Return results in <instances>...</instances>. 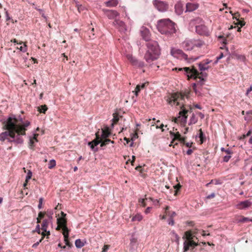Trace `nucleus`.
I'll use <instances>...</instances> for the list:
<instances>
[{"label": "nucleus", "instance_id": "8", "mask_svg": "<svg viewBox=\"0 0 252 252\" xmlns=\"http://www.w3.org/2000/svg\"><path fill=\"white\" fill-rule=\"evenodd\" d=\"M194 236H193L191 231H188L185 233V235L183 237L184 239H185L184 242V250L185 252L189 250L190 247H194L197 245V244L195 242L193 239Z\"/></svg>", "mask_w": 252, "mask_h": 252}, {"label": "nucleus", "instance_id": "15", "mask_svg": "<svg viewBox=\"0 0 252 252\" xmlns=\"http://www.w3.org/2000/svg\"><path fill=\"white\" fill-rule=\"evenodd\" d=\"M188 112V110L183 109L182 111L179 113V116L177 118H175L173 121L175 123H177L179 119H181V121L183 124H185L187 122V113Z\"/></svg>", "mask_w": 252, "mask_h": 252}, {"label": "nucleus", "instance_id": "18", "mask_svg": "<svg viewBox=\"0 0 252 252\" xmlns=\"http://www.w3.org/2000/svg\"><path fill=\"white\" fill-rule=\"evenodd\" d=\"M113 25L117 26L121 32H125L126 28L125 23L120 20L116 19L113 22Z\"/></svg>", "mask_w": 252, "mask_h": 252}, {"label": "nucleus", "instance_id": "9", "mask_svg": "<svg viewBox=\"0 0 252 252\" xmlns=\"http://www.w3.org/2000/svg\"><path fill=\"white\" fill-rule=\"evenodd\" d=\"M170 53L171 55L174 58L179 59L180 60H184L188 62H191L196 60V58L188 59V55L184 53L182 50L179 49L172 48L171 49Z\"/></svg>", "mask_w": 252, "mask_h": 252}, {"label": "nucleus", "instance_id": "63", "mask_svg": "<svg viewBox=\"0 0 252 252\" xmlns=\"http://www.w3.org/2000/svg\"><path fill=\"white\" fill-rule=\"evenodd\" d=\"M251 91H252V86H250L248 89L247 90V92H246V95H248V94L250 93V92H251Z\"/></svg>", "mask_w": 252, "mask_h": 252}, {"label": "nucleus", "instance_id": "64", "mask_svg": "<svg viewBox=\"0 0 252 252\" xmlns=\"http://www.w3.org/2000/svg\"><path fill=\"white\" fill-rule=\"evenodd\" d=\"M44 216V214L41 212L38 214V218H39L40 219L43 218Z\"/></svg>", "mask_w": 252, "mask_h": 252}, {"label": "nucleus", "instance_id": "31", "mask_svg": "<svg viewBox=\"0 0 252 252\" xmlns=\"http://www.w3.org/2000/svg\"><path fill=\"white\" fill-rule=\"evenodd\" d=\"M175 140H178L181 142H184V138L181 137V136L179 132L175 133L174 137L173 138V141H175Z\"/></svg>", "mask_w": 252, "mask_h": 252}, {"label": "nucleus", "instance_id": "3", "mask_svg": "<svg viewBox=\"0 0 252 252\" xmlns=\"http://www.w3.org/2000/svg\"><path fill=\"white\" fill-rule=\"evenodd\" d=\"M157 28L162 34H172L176 32L175 23L169 19L158 20L157 23Z\"/></svg>", "mask_w": 252, "mask_h": 252}, {"label": "nucleus", "instance_id": "48", "mask_svg": "<svg viewBox=\"0 0 252 252\" xmlns=\"http://www.w3.org/2000/svg\"><path fill=\"white\" fill-rule=\"evenodd\" d=\"M168 223L169 225H174V220H173V219L172 218L170 217V218L169 219V220H168Z\"/></svg>", "mask_w": 252, "mask_h": 252}, {"label": "nucleus", "instance_id": "10", "mask_svg": "<svg viewBox=\"0 0 252 252\" xmlns=\"http://www.w3.org/2000/svg\"><path fill=\"white\" fill-rule=\"evenodd\" d=\"M184 98V96L181 94L174 93L170 96L167 100L168 103L171 106H173V105L177 106L182 104V102L181 101H182ZM183 107V105L182 104L181 108L182 109Z\"/></svg>", "mask_w": 252, "mask_h": 252}, {"label": "nucleus", "instance_id": "5", "mask_svg": "<svg viewBox=\"0 0 252 252\" xmlns=\"http://www.w3.org/2000/svg\"><path fill=\"white\" fill-rule=\"evenodd\" d=\"M10 51L12 52L13 63L16 66L21 68L28 66L26 63L28 59L27 57L24 56L20 51Z\"/></svg>", "mask_w": 252, "mask_h": 252}, {"label": "nucleus", "instance_id": "21", "mask_svg": "<svg viewBox=\"0 0 252 252\" xmlns=\"http://www.w3.org/2000/svg\"><path fill=\"white\" fill-rule=\"evenodd\" d=\"M199 5L197 3L188 2L186 4V12H192L198 8Z\"/></svg>", "mask_w": 252, "mask_h": 252}, {"label": "nucleus", "instance_id": "17", "mask_svg": "<svg viewBox=\"0 0 252 252\" xmlns=\"http://www.w3.org/2000/svg\"><path fill=\"white\" fill-rule=\"evenodd\" d=\"M252 205V202L249 200H246L244 201L240 202L236 205V208L240 209H246Z\"/></svg>", "mask_w": 252, "mask_h": 252}, {"label": "nucleus", "instance_id": "59", "mask_svg": "<svg viewBox=\"0 0 252 252\" xmlns=\"http://www.w3.org/2000/svg\"><path fill=\"white\" fill-rule=\"evenodd\" d=\"M164 126L163 124H161L160 126H157L156 128H160L161 129L162 131H164V129L163 128V127Z\"/></svg>", "mask_w": 252, "mask_h": 252}, {"label": "nucleus", "instance_id": "42", "mask_svg": "<svg viewBox=\"0 0 252 252\" xmlns=\"http://www.w3.org/2000/svg\"><path fill=\"white\" fill-rule=\"evenodd\" d=\"M249 221H252V219H250L248 218L243 217L241 219L239 220V222H246Z\"/></svg>", "mask_w": 252, "mask_h": 252}, {"label": "nucleus", "instance_id": "26", "mask_svg": "<svg viewBox=\"0 0 252 252\" xmlns=\"http://www.w3.org/2000/svg\"><path fill=\"white\" fill-rule=\"evenodd\" d=\"M85 242L82 241L81 239H78L75 240V245L77 248H81L85 245Z\"/></svg>", "mask_w": 252, "mask_h": 252}, {"label": "nucleus", "instance_id": "30", "mask_svg": "<svg viewBox=\"0 0 252 252\" xmlns=\"http://www.w3.org/2000/svg\"><path fill=\"white\" fill-rule=\"evenodd\" d=\"M137 242V239L134 237L133 236H132L130 239V247L134 249L135 247Z\"/></svg>", "mask_w": 252, "mask_h": 252}, {"label": "nucleus", "instance_id": "34", "mask_svg": "<svg viewBox=\"0 0 252 252\" xmlns=\"http://www.w3.org/2000/svg\"><path fill=\"white\" fill-rule=\"evenodd\" d=\"M199 137L200 138V144H202L206 140V138H205V136L204 135L203 132L202 131L201 129H200L199 130Z\"/></svg>", "mask_w": 252, "mask_h": 252}, {"label": "nucleus", "instance_id": "22", "mask_svg": "<svg viewBox=\"0 0 252 252\" xmlns=\"http://www.w3.org/2000/svg\"><path fill=\"white\" fill-rule=\"evenodd\" d=\"M99 132V139H104L106 138L110 134V133L109 131V128L106 127L104 129L102 128L101 131H98Z\"/></svg>", "mask_w": 252, "mask_h": 252}, {"label": "nucleus", "instance_id": "38", "mask_svg": "<svg viewBox=\"0 0 252 252\" xmlns=\"http://www.w3.org/2000/svg\"><path fill=\"white\" fill-rule=\"evenodd\" d=\"M48 108L46 105H41L40 107L38 108V111L40 113H45V112L47 111Z\"/></svg>", "mask_w": 252, "mask_h": 252}, {"label": "nucleus", "instance_id": "28", "mask_svg": "<svg viewBox=\"0 0 252 252\" xmlns=\"http://www.w3.org/2000/svg\"><path fill=\"white\" fill-rule=\"evenodd\" d=\"M199 68L200 71H205L209 69V66L208 65H205L203 62L200 63L198 64Z\"/></svg>", "mask_w": 252, "mask_h": 252}, {"label": "nucleus", "instance_id": "16", "mask_svg": "<svg viewBox=\"0 0 252 252\" xmlns=\"http://www.w3.org/2000/svg\"><path fill=\"white\" fill-rule=\"evenodd\" d=\"M140 33L143 39L145 41L148 42L149 41L151 40H150L151 34L150 31L147 28L142 27L140 30Z\"/></svg>", "mask_w": 252, "mask_h": 252}, {"label": "nucleus", "instance_id": "33", "mask_svg": "<svg viewBox=\"0 0 252 252\" xmlns=\"http://www.w3.org/2000/svg\"><path fill=\"white\" fill-rule=\"evenodd\" d=\"M197 118L196 117L195 115L194 114H192V116L189 120V125H191L192 124H195L197 122Z\"/></svg>", "mask_w": 252, "mask_h": 252}, {"label": "nucleus", "instance_id": "58", "mask_svg": "<svg viewBox=\"0 0 252 252\" xmlns=\"http://www.w3.org/2000/svg\"><path fill=\"white\" fill-rule=\"evenodd\" d=\"M182 143H183L187 147H191V145L192 144V143H189V142L185 143V141L183 142Z\"/></svg>", "mask_w": 252, "mask_h": 252}, {"label": "nucleus", "instance_id": "52", "mask_svg": "<svg viewBox=\"0 0 252 252\" xmlns=\"http://www.w3.org/2000/svg\"><path fill=\"white\" fill-rule=\"evenodd\" d=\"M33 140L32 139V138H30V143H29V147L31 148V149H32V147H33Z\"/></svg>", "mask_w": 252, "mask_h": 252}, {"label": "nucleus", "instance_id": "23", "mask_svg": "<svg viewBox=\"0 0 252 252\" xmlns=\"http://www.w3.org/2000/svg\"><path fill=\"white\" fill-rule=\"evenodd\" d=\"M69 231L67 232H63V234L64 237V241L65 244V245L67 246L68 248H71L72 246V245L69 242L68 240V236H69Z\"/></svg>", "mask_w": 252, "mask_h": 252}, {"label": "nucleus", "instance_id": "2", "mask_svg": "<svg viewBox=\"0 0 252 252\" xmlns=\"http://www.w3.org/2000/svg\"><path fill=\"white\" fill-rule=\"evenodd\" d=\"M147 50L144 59L148 63L157 60L160 54V49L158 42L155 40L149 41L146 44Z\"/></svg>", "mask_w": 252, "mask_h": 252}, {"label": "nucleus", "instance_id": "44", "mask_svg": "<svg viewBox=\"0 0 252 252\" xmlns=\"http://www.w3.org/2000/svg\"><path fill=\"white\" fill-rule=\"evenodd\" d=\"M94 28H92L91 30L90 35H89L90 39H94L95 38L94 34Z\"/></svg>", "mask_w": 252, "mask_h": 252}, {"label": "nucleus", "instance_id": "39", "mask_svg": "<svg viewBox=\"0 0 252 252\" xmlns=\"http://www.w3.org/2000/svg\"><path fill=\"white\" fill-rule=\"evenodd\" d=\"M53 212L52 210L48 211L47 212V216L48 218V220L50 221V222H52V220L53 219Z\"/></svg>", "mask_w": 252, "mask_h": 252}, {"label": "nucleus", "instance_id": "14", "mask_svg": "<svg viewBox=\"0 0 252 252\" xmlns=\"http://www.w3.org/2000/svg\"><path fill=\"white\" fill-rule=\"evenodd\" d=\"M195 30L196 33L200 35H209L208 29L204 24H201L199 25H196Z\"/></svg>", "mask_w": 252, "mask_h": 252}, {"label": "nucleus", "instance_id": "61", "mask_svg": "<svg viewBox=\"0 0 252 252\" xmlns=\"http://www.w3.org/2000/svg\"><path fill=\"white\" fill-rule=\"evenodd\" d=\"M212 62L211 60H210L209 59H207L205 61H204L203 62L205 63V65H208L209 63H210Z\"/></svg>", "mask_w": 252, "mask_h": 252}, {"label": "nucleus", "instance_id": "46", "mask_svg": "<svg viewBox=\"0 0 252 252\" xmlns=\"http://www.w3.org/2000/svg\"><path fill=\"white\" fill-rule=\"evenodd\" d=\"M43 201V198L41 197V198H39V204H38V208L39 209H41L42 208Z\"/></svg>", "mask_w": 252, "mask_h": 252}, {"label": "nucleus", "instance_id": "13", "mask_svg": "<svg viewBox=\"0 0 252 252\" xmlns=\"http://www.w3.org/2000/svg\"><path fill=\"white\" fill-rule=\"evenodd\" d=\"M66 220L65 218H59L57 219L58 226L57 227V230H59L60 228H62L63 232L69 231L68 229L66 226Z\"/></svg>", "mask_w": 252, "mask_h": 252}, {"label": "nucleus", "instance_id": "54", "mask_svg": "<svg viewBox=\"0 0 252 252\" xmlns=\"http://www.w3.org/2000/svg\"><path fill=\"white\" fill-rule=\"evenodd\" d=\"M35 231L37 232L38 234H40V225L37 224L36 226Z\"/></svg>", "mask_w": 252, "mask_h": 252}, {"label": "nucleus", "instance_id": "12", "mask_svg": "<svg viewBox=\"0 0 252 252\" xmlns=\"http://www.w3.org/2000/svg\"><path fill=\"white\" fill-rule=\"evenodd\" d=\"M126 57L130 63L136 67H142L144 65V63L143 62L138 61L131 54H127Z\"/></svg>", "mask_w": 252, "mask_h": 252}, {"label": "nucleus", "instance_id": "24", "mask_svg": "<svg viewBox=\"0 0 252 252\" xmlns=\"http://www.w3.org/2000/svg\"><path fill=\"white\" fill-rule=\"evenodd\" d=\"M147 83H142L141 84H138L136 86V88L132 92L134 93L136 96H137L139 92L141 89H143L145 88Z\"/></svg>", "mask_w": 252, "mask_h": 252}, {"label": "nucleus", "instance_id": "49", "mask_svg": "<svg viewBox=\"0 0 252 252\" xmlns=\"http://www.w3.org/2000/svg\"><path fill=\"white\" fill-rule=\"evenodd\" d=\"M202 20L199 18H196L192 21V23L194 24H196L197 23H202Z\"/></svg>", "mask_w": 252, "mask_h": 252}, {"label": "nucleus", "instance_id": "53", "mask_svg": "<svg viewBox=\"0 0 252 252\" xmlns=\"http://www.w3.org/2000/svg\"><path fill=\"white\" fill-rule=\"evenodd\" d=\"M109 246L108 245H104L103 248V250L102 252H107V250L109 249Z\"/></svg>", "mask_w": 252, "mask_h": 252}, {"label": "nucleus", "instance_id": "36", "mask_svg": "<svg viewBox=\"0 0 252 252\" xmlns=\"http://www.w3.org/2000/svg\"><path fill=\"white\" fill-rule=\"evenodd\" d=\"M149 199L152 201L153 205H155V206H160V204L159 200L154 199L152 197H150Z\"/></svg>", "mask_w": 252, "mask_h": 252}, {"label": "nucleus", "instance_id": "32", "mask_svg": "<svg viewBox=\"0 0 252 252\" xmlns=\"http://www.w3.org/2000/svg\"><path fill=\"white\" fill-rule=\"evenodd\" d=\"M175 10L176 13L178 15H181L183 13V11L182 7L179 4H176L175 5Z\"/></svg>", "mask_w": 252, "mask_h": 252}, {"label": "nucleus", "instance_id": "45", "mask_svg": "<svg viewBox=\"0 0 252 252\" xmlns=\"http://www.w3.org/2000/svg\"><path fill=\"white\" fill-rule=\"evenodd\" d=\"M223 57V54L222 53H221L220 55L217 57L216 60L214 62V64H217L218 63V61L222 59Z\"/></svg>", "mask_w": 252, "mask_h": 252}, {"label": "nucleus", "instance_id": "60", "mask_svg": "<svg viewBox=\"0 0 252 252\" xmlns=\"http://www.w3.org/2000/svg\"><path fill=\"white\" fill-rule=\"evenodd\" d=\"M78 10L79 12H81V11H83L84 9V7L82 6V5H80L78 8Z\"/></svg>", "mask_w": 252, "mask_h": 252}, {"label": "nucleus", "instance_id": "19", "mask_svg": "<svg viewBox=\"0 0 252 252\" xmlns=\"http://www.w3.org/2000/svg\"><path fill=\"white\" fill-rule=\"evenodd\" d=\"M104 11L105 13V15L110 19H113L117 16H119V13L115 10H104Z\"/></svg>", "mask_w": 252, "mask_h": 252}, {"label": "nucleus", "instance_id": "62", "mask_svg": "<svg viewBox=\"0 0 252 252\" xmlns=\"http://www.w3.org/2000/svg\"><path fill=\"white\" fill-rule=\"evenodd\" d=\"M227 154L231 155L232 154V152L229 149H226L224 151Z\"/></svg>", "mask_w": 252, "mask_h": 252}, {"label": "nucleus", "instance_id": "6", "mask_svg": "<svg viewBox=\"0 0 252 252\" xmlns=\"http://www.w3.org/2000/svg\"><path fill=\"white\" fill-rule=\"evenodd\" d=\"M204 42L200 39H186L182 44V47L186 50L190 51L194 47L200 48Z\"/></svg>", "mask_w": 252, "mask_h": 252}, {"label": "nucleus", "instance_id": "56", "mask_svg": "<svg viewBox=\"0 0 252 252\" xmlns=\"http://www.w3.org/2000/svg\"><path fill=\"white\" fill-rule=\"evenodd\" d=\"M215 196V193H212L211 194H210L208 195V196H207L206 198L207 199H211V198H214Z\"/></svg>", "mask_w": 252, "mask_h": 252}, {"label": "nucleus", "instance_id": "4", "mask_svg": "<svg viewBox=\"0 0 252 252\" xmlns=\"http://www.w3.org/2000/svg\"><path fill=\"white\" fill-rule=\"evenodd\" d=\"M173 70H178V71H184V74L186 75L188 79L193 78L196 79L197 78H199V81H197L196 84V86H199V87H202V86L204 84L205 80L203 78H201L200 77H198L199 75V72L195 68H190L189 67H185L183 68H175L173 69Z\"/></svg>", "mask_w": 252, "mask_h": 252}, {"label": "nucleus", "instance_id": "41", "mask_svg": "<svg viewBox=\"0 0 252 252\" xmlns=\"http://www.w3.org/2000/svg\"><path fill=\"white\" fill-rule=\"evenodd\" d=\"M146 200H147V198H140L138 200V202L142 206L145 207L146 206V203H145Z\"/></svg>", "mask_w": 252, "mask_h": 252}, {"label": "nucleus", "instance_id": "25", "mask_svg": "<svg viewBox=\"0 0 252 252\" xmlns=\"http://www.w3.org/2000/svg\"><path fill=\"white\" fill-rule=\"evenodd\" d=\"M118 1L117 0H110L105 2V4L108 7H114L117 5Z\"/></svg>", "mask_w": 252, "mask_h": 252}, {"label": "nucleus", "instance_id": "51", "mask_svg": "<svg viewBox=\"0 0 252 252\" xmlns=\"http://www.w3.org/2000/svg\"><path fill=\"white\" fill-rule=\"evenodd\" d=\"M37 10L38 11H39L40 13L42 15V16L45 18V19H47V17L45 15L44 12H43V11L42 9H37Z\"/></svg>", "mask_w": 252, "mask_h": 252}, {"label": "nucleus", "instance_id": "35", "mask_svg": "<svg viewBox=\"0 0 252 252\" xmlns=\"http://www.w3.org/2000/svg\"><path fill=\"white\" fill-rule=\"evenodd\" d=\"M20 46L19 47H17V48L19 50H20L19 51L21 52H25L27 51V46L24 43L23 45H20Z\"/></svg>", "mask_w": 252, "mask_h": 252}, {"label": "nucleus", "instance_id": "47", "mask_svg": "<svg viewBox=\"0 0 252 252\" xmlns=\"http://www.w3.org/2000/svg\"><path fill=\"white\" fill-rule=\"evenodd\" d=\"M231 156L230 155H226L223 157V161L224 162H228L230 158H231Z\"/></svg>", "mask_w": 252, "mask_h": 252}, {"label": "nucleus", "instance_id": "55", "mask_svg": "<svg viewBox=\"0 0 252 252\" xmlns=\"http://www.w3.org/2000/svg\"><path fill=\"white\" fill-rule=\"evenodd\" d=\"M173 188L176 189V190H175V194H176L177 193V190L179 189L180 188H181V186L180 185H176V186H173Z\"/></svg>", "mask_w": 252, "mask_h": 252}, {"label": "nucleus", "instance_id": "1", "mask_svg": "<svg viewBox=\"0 0 252 252\" xmlns=\"http://www.w3.org/2000/svg\"><path fill=\"white\" fill-rule=\"evenodd\" d=\"M30 124L29 121H24L20 116L8 118L4 126L6 130L0 134V140H7L15 146L22 145L24 142L23 136L26 135V131Z\"/></svg>", "mask_w": 252, "mask_h": 252}, {"label": "nucleus", "instance_id": "11", "mask_svg": "<svg viewBox=\"0 0 252 252\" xmlns=\"http://www.w3.org/2000/svg\"><path fill=\"white\" fill-rule=\"evenodd\" d=\"M153 4L155 7L160 12L166 11L168 8V5L167 3L159 0H154Z\"/></svg>", "mask_w": 252, "mask_h": 252}, {"label": "nucleus", "instance_id": "57", "mask_svg": "<svg viewBox=\"0 0 252 252\" xmlns=\"http://www.w3.org/2000/svg\"><path fill=\"white\" fill-rule=\"evenodd\" d=\"M151 209H152V207H147L145 211V213L146 214H149L150 212Z\"/></svg>", "mask_w": 252, "mask_h": 252}, {"label": "nucleus", "instance_id": "20", "mask_svg": "<svg viewBox=\"0 0 252 252\" xmlns=\"http://www.w3.org/2000/svg\"><path fill=\"white\" fill-rule=\"evenodd\" d=\"M50 222V221L47 220H44L43 221L42 224L41 225V229L43 230V232L41 233V234L42 236H43V237L45 236L44 232H46L48 235L50 234V231H47V227Z\"/></svg>", "mask_w": 252, "mask_h": 252}, {"label": "nucleus", "instance_id": "7", "mask_svg": "<svg viewBox=\"0 0 252 252\" xmlns=\"http://www.w3.org/2000/svg\"><path fill=\"white\" fill-rule=\"evenodd\" d=\"M99 132H97L96 133V138L94 139L93 141L89 142L88 145L90 146L91 149L94 151H96L97 149H95L94 146L97 145L99 143H100V146L103 147L108 144L109 143H111L112 144L114 143L113 141H111L109 139L104 138V139H99Z\"/></svg>", "mask_w": 252, "mask_h": 252}, {"label": "nucleus", "instance_id": "40", "mask_svg": "<svg viewBox=\"0 0 252 252\" xmlns=\"http://www.w3.org/2000/svg\"><path fill=\"white\" fill-rule=\"evenodd\" d=\"M119 120V116L116 114H113V123L112 124V125L113 126L114 124L117 123Z\"/></svg>", "mask_w": 252, "mask_h": 252}, {"label": "nucleus", "instance_id": "29", "mask_svg": "<svg viewBox=\"0 0 252 252\" xmlns=\"http://www.w3.org/2000/svg\"><path fill=\"white\" fill-rule=\"evenodd\" d=\"M143 219V216L140 214H137L132 218V221H140Z\"/></svg>", "mask_w": 252, "mask_h": 252}, {"label": "nucleus", "instance_id": "50", "mask_svg": "<svg viewBox=\"0 0 252 252\" xmlns=\"http://www.w3.org/2000/svg\"><path fill=\"white\" fill-rule=\"evenodd\" d=\"M172 233L173 235H174V236L175 237L176 241H177V243H178L179 241V236L176 233H175L174 231H173Z\"/></svg>", "mask_w": 252, "mask_h": 252}, {"label": "nucleus", "instance_id": "27", "mask_svg": "<svg viewBox=\"0 0 252 252\" xmlns=\"http://www.w3.org/2000/svg\"><path fill=\"white\" fill-rule=\"evenodd\" d=\"M193 89L196 94H197L198 95H201L202 87H199V86H196V83H194L193 84Z\"/></svg>", "mask_w": 252, "mask_h": 252}, {"label": "nucleus", "instance_id": "37", "mask_svg": "<svg viewBox=\"0 0 252 252\" xmlns=\"http://www.w3.org/2000/svg\"><path fill=\"white\" fill-rule=\"evenodd\" d=\"M56 162L55 160L51 159L50 160V161L48 163V168L52 169L56 166Z\"/></svg>", "mask_w": 252, "mask_h": 252}, {"label": "nucleus", "instance_id": "43", "mask_svg": "<svg viewBox=\"0 0 252 252\" xmlns=\"http://www.w3.org/2000/svg\"><path fill=\"white\" fill-rule=\"evenodd\" d=\"M32 176V172L31 171H29L26 177V182H28V181L31 179Z\"/></svg>", "mask_w": 252, "mask_h": 252}]
</instances>
